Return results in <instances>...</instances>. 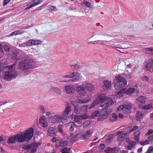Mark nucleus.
<instances>
[{"mask_svg":"<svg viewBox=\"0 0 153 153\" xmlns=\"http://www.w3.org/2000/svg\"><path fill=\"white\" fill-rule=\"evenodd\" d=\"M146 50L147 51H148V53H149L152 55H153V48H146Z\"/></svg>","mask_w":153,"mask_h":153,"instance_id":"nucleus-42","label":"nucleus"},{"mask_svg":"<svg viewBox=\"0 0 153 153\" xmlns=\"http://www.w3.org/2000/svg\"><path fill=\"white\" fill-rule=\"evenodd\" d=\"M80 108V110L81 111L82 113L86 111L88 107L87 105H85L81 106Z\"/></svg>","mask_w":153,"mask_h":153,"instance_id":"nucleus-25","label":"nucleus"},{"mask_svg":"<svg viewBox=\"0 0 153 153\" xmlns=\"http://www.w3.org/2000/svg\"><path fill=\"white\" fill-rule=\"evenodd\" d=\"M79 116L82 120L87 119L89 117V116L86 114L83 115H80Z\"/></svg>","mask_w":153,"mask_h":153,"instance_id":"nucleus-40","label":"nucleus"},{"mask_svg":"<svg viewBox=\"0 0 153 153\" xmlns=\"http://www.w3.org/2000/svg\"><path fill=\"white\" fill-rule=\"evenodd\" d=\"M17 141L15 136L10 137L8 140V143H13Z\"/></svg>","mask_w":153,"mask_h":153,"instance_id":"nucleus-19","label":"nucleus"},{"mask_svg":"<svg viewBox=\"0 0 153 153\" xmlns=\"http://www.w3.org/2000/svg\"><path fill=\"white\" fill-rule=\"evenodd\" d=\"M143 108L144 109H151L152 108V105L149 104L143 106Z\"/></svg>","mask_w":153,"mask_h":153,"instance_id":"nucleus-37","label":"nucleus"},{"mask_svg":"<svg viewBox=\"0 0 153 153\" xmlns=\"http://www.w3.org/2000/svg\"><path fill=\"white\" fill-rule=\"evenodd\" d=\"M108 36L107 35L101 34H95L88 39V42L89 43L92 42H96L99 41H104L107 39Z\"/></svg>","mask_w":153,"mask_h":153,"instance_id":"nucleus-7","label":"nucleus"},{"mask_svg":"<svg viewBox=\"0 0 153 153\" xmlns=\"http://www.w3.org/2000/svg\"><path fill=\"white\" fill-rule=\"evenodd\" d=\"M72 78L75 76V77L73 81H78L81 78L82 75L81 74L78 72H72Z\"/></svg>","mask_w":153,"mask_h":153,"instance_id":"nucleus-14","label":"nucleus"},{"mask_svg":"<svg viewBox=\"0 0 153 153\" xmlns=\"http://www.w3.org/2000/svg\"><path fill=\"white\" fill-rule=\"evenodd\" d=\"M88 16L90 18H91L93 16V13L92 11H89L88 14Z\"/></svg>","mask_w":153,"mask_h":153,"instance_id":"nucleus-54","label":"nucleus"},{"mask_svg":"<svg viewBox=\"0 0 153 153\" xmlns=\"http://www.w3.org/2000/svg\"><path fill=\"white\" fill-rule=\"evenodd\" d=\"M153 133V130L152 129H150L148 131L147 133L146 134V135H150L152 134Z\"/></svg>","mask_w":153,"mask_h":153,"instance_id":"nucleus-59","label":"nucleus"},{"mask_svg":"<svg viewBox=\"0 0 153 153\" xmlns=\"http://www.w3.org/2000/svg\"><path fill=\"white\" fill-rule=\"evenodd\" d=\"M114 137V135L110 134L107 137V139L106 140V142L107 143H110L112 141V139Z\"/></svg>","mask_w":153,"mask_h":153,"instance_id":"nucleus-31","label":"nucleus"},{"mask_svg":"<svg viewBox=\"0 0 153 153\" xmlns=\"http://www.w3.org/2000/svg\"><path fill=\"white\" fill-rule=\"evenodd\" d=\"M41 2V1L39 0H35L33 1V3L32 4L33 6H35L37 5L40 4Z\"/></svg>","mask_w":153,"mask_h":153,"instance_id":"nucleus-41","label":"nucleus"},{"mask_svg":"<svg viewBox=\"0 0 153 153\" xmlns=\"http://www.w3.org/2000/svg\"><path fill=\"white\" fill-rule=\"evenodd\" d=\"M68 126L71 131H74L75 125L73 122H70L68 124Z\"/></svg>","mask_w":153,"mask_h":153,"instance_id":"nucleus-20","label":"nucleus"},{"mask_svg":"<svg viewBox=\"0 0 153 153\" xmlns=\"http://www.w3.org/2000/svg\"><path fill=\"white\" fill-rule=\"evenodd\" d=\"M64 119L61 115L57 114L52 116L51 117V122L52 123H56L62 122Z\"/></svg>","mask_w":153,"mask_h":153,"instance_id":"nucleus-10","label":"nucleus"},{"mask_svg":"<svg viewBox=\"0 0 153 153\" xmlns=\"http://www.w3.org/2000/svg\"><path fill=\"white\" fill-rule=\"evenodd\" d=\"M91 132L90 130H89L87 131V132L83 134L82 136L85 139H88L91 136Z\"/></svg>","mask_w":153,"mask_h":153,"instance_id":"nucleus-18","label":"nucleus"},{"mask_svg":"<svg viewBox=\"0 0 153 153\" xmlns=\"http://www.w3.org/2000/svg\"><path fill=\"white\" fill-rule=\"evenodd\" d=\"M65 90L67 94H72L74 92V88L73 85H67L65 86Z\"/></svg>","mask_w":153,"mask_h":153,"instance_id":"nucleus-13","label":"nucleus"},{"mask_svg":"<svg viewBox=\"0 0 153 153\" xmlns=\"http://www.w3.org/2000/svg\"><path fill=\"white\" fill-rule=\"evenodd\" d=\"M58 130L61 133H62L63 131V129L62 128V126L61 125H59L58 126Z\"/></svg>","mask_w":153,"mask_h":153,"instance_id":"nucleus-55","label":"nucleus"},{"mask_svg":"<svg viewBox=\"0 0 153 153\" xmlns=\"http://www.w3.org/2000/svg\"><path fill=\"white\" fill-rule=\"evenodd\" d=\"M153 66V59H151L149 61L146 65L145 68L147 70H151V68Z\"/></svg>","mask_w":153,"mask_h":153,"instance_id":"nucleus-16","label":"nucleus"},{"mask_svg":"<svg viewBox=\"0 0 153 153\" xmlns=\"http://www.w3.org/2000/svg\"><path fill=\"white\" fill-rule=\"evenodd\" d=\"M76 66H77V68H76V69H77L78 68H80V65H78V64L77 63H76L75 64L71 65H70V67H71V68L72 69H74Z\"/></svg>","mask_w":153,"mask_h":153,"instance_id":"nucleus-43","label":"nucleus"},{"mask_svg":"<svg viewBox=\"0 0 153 153\" xmlns=\"http://www.w3.org/2000/svg\"><path fill=\"white\" fill-rule=\"evenodd\" d=\"M48 9L50 12H52L53 11L56 10V7L51 5L48 7Z\"/></svg>","mask_w":153,"mask_h":153,"instance_id":"nucleus-33","label":"nucleus"},{"mask_svg":"<svg viewBox=\"0 0 153 153\" xmlns=\"http://www.w3.org/2000/svg\"><path fill=\"white\" fill-rule=\"evenodd\" d=\"M83 4L86 7L90 9L92 8L93 7V6L92 4L88 1H83Z\"/></svg>","mask_w":153,"mask_h":153,"instance_id":"nucleus-22","label":"nucleus"},{"mask_svg":"<svg viewBox=\"0 0 153 153\" xmlns=\"http://www.w3.org/2000/svg\"><path fill=\"white\" fill-rule=\"evenodd\" d=\"M40 109L42 113H45V111L44 107L43 106H41L40 108Z\"/></svg>","mask_w":153,"mask_h":153,"instance_id":"nucleus-58","label":"nucleus"},{"mask_svg":"<svg viewBox=\"0 0 153 153\" xmlns=\"http://www.w3.org/2000/svg\"><path fill=\"white\" fill-rule=\"evenodd\" d=\"M105 152L106 153H114V151L113 149L108 147L105 149Z\"/></svg>","mask_w":153,"mask_h":153,"instance_id":"nucleus-32","label":"nucleus"},{"mask_svg":"<svg viewBox=\"0 0 153 153\" xmlns=\"http://www.w3.org/2000/svg\"><path fill=\"white\" fill-rule=\"evenodd\" d=\"M33 40H30L26 42V44L28 46H30L33 44Z\"/></svg>","mask_w":153,"mask_h":153,"instance_id":"nucleus-47","label":"nucleus"},{"mask_svg":"<svg viewBox=\"0 0 153 153\" xmlns=\"http://www.w3.org/2000/svg\"><path fill=\"white\" fill-rule=\"evenodd\" d=\"M103 83L107 89H109L111 88V82L108 80H105L103 81Z\"/></svg>","mask_w":153,"mask_h":153,"instance_id":"nucleus-17","label":"nucleus"},{"mask_svg":"<svg viewBox=\"0 0 153 153\" xmlns=\"http://www.w3.org/2000/svg\"><path fill=\"white\" fill-rule=\"evenodd\" d=\"M153 151V148L150 147L149 149L148 150V153H151V152Z\"/></svg>","mask_w":153,"mask_h":153,"instance_id":"nucleus-62","label":"nucleus"},{"mask_svg":"<svg viewBox=\"0 0 153 153\" xmlns=\"http://www.w3.org/2000/svg\"><path fill=\"white\" fill-rule=\"evenodd\" d=\"M140 132L139 131H137L134 132V134L135 140L137 141V143L139 142V137Z\"/></svg>","mask_w":153,"mask_h":153,"instance_id":"nucleus-21","label":"nucleus"},{"mask_svg":"<svg viewBox=\"0 0 153 153\" xmlns=\"http://www.w3.org/2000/svg\"><path fill=\"white\" fill-rule=\"evenodd\" d=\"M98 104L97 101L95 100L89 106V108L91 109L94 107L95 105Z\"/></svg>","mask_w":153,"mask_h":153,"instance_id":"nucleus-35","label":"nucleus"},{"mask_svg":"<svg viewBox=\"0 0 153 153\" xmlns=\"http://www.w3.org/2000/svg\"><path fill=\"white\" fill-rule=\"evenodd\" d=\"M112 116L114 119H112L111 118H110V121L111 122L116 121L118 120V116L115 113H113L112 114Z\"/></svg>","mask_w":153,"mask_h":153,"instance_id":"nucleus-24","label":"nucleus"},{"mask_svg":"<svg viewBox=\"0 0 153 153\" xmlns=\"http://www.w3.org/2000/svg\"><path fill=\"white\" fill-rule=\"evenodd\" d=\"M71 111V108L69 105H68L65 108L62 115V117L64 119L67 118L69 113Z\"/></svg>","mask_w":153,"mask_h":153,"instance_id":"nucleus-12","label":"nucleus"},{"mask_svg":"<svg viewBox=\"0 0 153 153\" xmlns=\"http://www.w3.org/2000/svg\"><path fill=\"white\" fill-rule=\"evenodd\" d=\"M132 104L131 103L126 102L122 105H120L119 107L118 111H122L124 114L128 113L132 108Z\"/></svg>","mask_w":153,"mask_h":153,"instance_id":"nucleus-8","label":"nucleus"},{"mask_svg":"<svg viewBox=\"0 0 153 153\" xmlns=\"http://www.w3.org/2000/svg\"><path fill=\"white\" fill-rule=\"evenodd\" d=\"M55 129L52 127H49L47 130V135L53 136L55 135Z\"/></svg>","mask_w":153,"mask_h":153,"instance_id":"nucleus-15","label":"nucleus"},{"mask_svg":"<svg viewBox=\"0 0 153 153\" xmlns=\"http://www.w3.org/2000/svg\"><path fill=\"white\" fill-rule=\"evenodd\" d=\"M63 77L64 78H72V73H71L70 75H66L65 76H63Z\"/></svg>","mask_w":153,"mask_h":153,"instance_id":"nucleus-53","label":"nucleus"},{"mask_svg":"<svg viewBox=\"0 0 153 153\" xmlns=\"http://www.w3.org/2000/svg\"><path fill=\"white\" fill-rule=\"evenodd\" d=\"M74 111L77 114H82L81 111L80 110V108L79 107L78 108H76L75 107L74 110Z\"/></svg>","mask_w":153,"mask_h":153,"instance_id":"nucleus-39","label":"nucleus"},{"mask_svg":"<svg viewBox=\"0 0 153 153\" xmlns=\"http://www.w3.org/2000/svg\"><path fill=\"white\" fill-rule=\"evenodd\" d=\"M105 145L104 144H101L100 145V149H102L105 147Z\"/></svg>","mask_w":153,"mask_h":153,"instance_id":"nucleus-57","label":"nucleus"},{"mask_svg":"<svg viewBox=\"0 0 153 153\" xmlns=\"http://www.w3.org/2000/svg\"><path fill=\"white\" fill-rule=\"evenodd\" d=\"M6 140V137L3 135H1V142H4Z\"/></svg>","mask_w":153,"mask_h":153,"instance_id":"nucleus-52","label":"nucleus"},{"mask_svg":"<svg viewBox=\"0 0 153 153\" xmlns=\"http://www.w3.org/2000/svg\"><path fill=\"white\" fill-rule=\"evenodd\" d=\"M34 131L32 128H30L24 133H21L16 135V141L19 142H22L24 141L30 140L33 134Z\"/></svg>","mask_w":153,"mask_h":153,"instance_id":"nucleus-4","label":"nucleus"},{"mask_svg":"<svg viewBox=\"0 0 153 153\" xmlns=\"http://www.w3.org/2000/svg\"><path fill=\"white\" fill-rule=\"evenodd\" d=\"M81 135L79 134H77L73 136L70 140L71 142H72L76 140L77 139L80 137Z\"/></svg>","mask_w":153,"mask_h":153,"instance_id":"nucleus-29","label":"nucleus"},{"mask_svg":"<svg viewBox=\"0 0 153 153\" xmlns=\"http://www.w3.org/2000/svg\"><path fill=\"white\" fill-rule=\"evenodd\" d=\"M122 134H120L118 136L117 139L119 141H120L124 139L125 137Z\"/></svg>","mask_w":153,"mask_h":153,"instance_id":"nucleus-46","label":"nucleus"},{"mask_svg":"<svg viewBox=\"0 0 153 153\" xmlns=\"http://www.w3.org/2000/svg\"><path fill=\"white\" fill-rule=\"evenodd\" d=\"M94 85L88 82H84L81 85H78L76 88V91L78 94L84 96L87 93V92H92L94 90Z\"/></svg>","mask_w":153,"mask_h":153,"instance_id":"nucleus-2","label":"nucleus"},{"mask_svg":"<svg viewBox=\"0 0 153 153\" xmlns=\"http://www.w3.org/2000/svg\"><path fill=\"white\" fill-rule=\"evenodd\" d=\"M33 145H28L26 146L25 147L26 149H30L31 151H33V152H36V149L32 148Z\"/></svg>","mask_w":153,"mask_h":153,"instance_id":"nucleus-36","label":"nucleus"},{"mask_svg":"<svg viewBox=\"0 0 153 153\" xmlns=\"http://www.w3.org/2000/svg\"><path fill=\"white\" fill-rule=\"evenodd\" d=\"M19 68L22 70H26L30 68L31 67V63L30 61L27 59L24 58L19 63Z\"/></svg>","mask_w":153,"mask_h":153,"instance_id":"nucleus-9","label":"nucleus"},{"mask_svg":"<svg viewBox=\"0 0 153 153\" xmlns=\"http://www.w3.org/2000/svg\"><path fill=\"white\" fill-rule=\"evenodd\" d=\"M113 111L112 109H109L108 110H103L102 108L100 111V113L99 111H96L92 114L93 118L97 117V119L100 121H103L107 119L109 114Z\"/></svg>","mask_w":153,"mask_h":153,"instance_id":"nucleus-5","label":"nucleus"},{"mask_svg":"<svg viewBox=\"0 0 153 153\" xmlns=\"http://www.w3.org/2000/svg\"><path fill=\"white\" fill-rule=\"evenodd\" d=\"M135 90V89L134 88H128L127 91L126 89L123 88L121 89L120 91L118 92V94H120L123 93H126L127 94H132Z\"/></svg>","mask_w":153,"mask_h":153,"instance_id":"nucleus-11","label":"nucleus"},{"mask_svg":"<svg viewBox=\"0 0 153 153\" xmlns=\"http://www.w3.org/2000/svg\"><path fill=\"white\" fill-rule=\"evenodd\" d=\"M136 117L138 121H139L141 118L143 117V114L140 111H137L136 114Z\"/></svg>","mask_w":153,"mask_h":153,"instance_id":"nucleus-28","label":"nucleus"},{"mask_svg":"<svg viewBox=\"0 0 153 153\" xmlns=\"http://www.w3.org/2000/svg\"><path fill=\"white\" fill-rule=\"evenodd\" d=\"M114 87L116 90L123 88L127 84V81L125 79L121 77L120 75H118L115 77L114 80Z\"/></svg>","mask_w":153,"mask_h":153,"instance_id":"nucleus-6","label":"nucleus"},{"mask_svg":"<svg viewBox=\"0 0 153 153\" xmlns=\"http://www.w3.org/2000/svg\"><path fill=\"white\" fill-rule=\"evenodd\" d=\"M141 79L143 81H145L147 82H149L148 78L147 76H142L141 77Z\"/></svg>","mask_w":153,"mask_h":153,"instance_id":"nucleus-45","label":"nucleus"},{"mask_svg":"<svg viewBox=\"0 0 153 153\" xmlns=\"http://www.w3.org/2000/svg\"><path fill=\"white\" fill-rule=\"evenodd\" d=\"M10 0H4L3 2V5H5L7 3L9 2Z\"/></svg>","mask_w":153,"mask_h":153,"instance_id":"nucleus-56","label":"nucleus"},{"mask_svg":"<svg viewBox=\"0 0 153 153\" xmlns=\"http://www.w3.org/2000/svg\"><path fill=\"white\" fill-rule=\"evenodd\" d=\"M113 150L114 151V153H117L119 151V149L118 148H116L113 149Z\"/></svg>","mask_w":153,"mask_h":153,"instance_id":"nucleus-64","label":"nucleus"},{"mask_svg":"<svg viewBox=\"0 0 153 153\" xmlns=\"http://www.w3.org/2000/svg\"><path fill=\"white\" fill-rule=\"evenodd\" d=\"M82 119L80 117L79 115L75 116L74 117V120L75 122L79 123L81 122Z\"/></svg>","mask_w":153,"mask_h":153,"instance_id":"nucleus-34","label":"nucleus"},{"mask_svg":"<svg viewBox=\"0 0 153 153\" xmlns=\"http://www.w3.org/2000/svg\"><path fill=\"white\" fill-rule=\"evenodd\" d=\"M15 65L14 64L10 66H7L4 63L1 64V71L4 69H8V71L5 72L3 75V78L7 81H10L15 78L18 74L17 72L14 67Z\"/></svg>","mask_w":153,"mask_h":153,"instance_id":"nucleus-1","label":"nucleus"},{"mask_svg":"<svg viewBox=\"0 0 153 153\" xmlns=\"http://www.w3.org/2000/svg\"><path fill=\"white\" fill-rule=\"evenodd\" d=\"M140 143L142 145H145L149 143V142L147 140H146L143 141L141 142Z\"/></svg>","mask_w":153,"mask_h":153,"instance_id":"nucleus-50","label":"nucleus"},{"mask_svg":"<svg viewBox=\"0 0 153 153\" xmlns=\"http://www.w3.org/2000/svg\"><path fill=\"white\" fill-rule=\"evenodd\" d=\"M148 138L149 140L152 141L153 140V135L149 136Z\"/></svg>","mask_w":153,"mask_h":153,"instance_id":"nucleus-61","label":"nucleus"},{"mask_svg":"<svg viewBox=\"0 0 153 153\" xmlns=\"http://www.w3.org/2000/svg\"><path fill=\"white\" fill-rule=\"evenodd\" d=\"M4 48L6 51H9L10 48L8 45H4Z\"/></svg>","mask_w":153,"mask_h":153,"instance_id":"nucleus-49","label":"nucleus"},{"mask_svg":"<svg viewBox=\"0 0 153 153\" xmlns=\"http://www.w3.org/2000/svg\"><path fill=\"white\" fill-rule=\"evenodd\" d=\"M68 144V142L66 140H62L59 143L60 146L63 147L66 146Z\"/></svg>","mask_w":153,"mask_h":153,"instance_id":"nucleus-27","label":"nucleus"},{"mask_svg":"<svg viewBox=\"0 0 153 153\" xmlns=\"http://www.w3.org/2000/svg\"><path fill=\"white\" fill-rule=\"evenodd\" d=\"M52 89L54 92L58 94H61V91L59 88L56 87H54L52 88Z\"/></svg>","mask_w":153,"mask_h":153,"instance_id":"nucleus-23","label":"nucleus"},{"mask_svg":"<svg viewBox=\"0 0 153 153\" xmlns=\"http://www.w3.org/2000/svg\"><path fill=\"white\" fill-rule=\"evenodd\" d=\"M70 150V148L68 149L65 147L61 150L62 153H69Z\"/></svg>","mask_w":153,"mask_h":153,"instance_id":"nucleus-38","label":"nucleus"},{"mask_svg":"<svg viewBox=\"0 0 153 153\" xmlns=\"http://www.w3.org/2000/svg\"><path fill=\"white\" fill-rule=\"evenodd\" d=\"M46 118L44 116H42L39 119V122L40 123H42L45 122Z\"/></svg>","mask_w":153,"mask_h":153,"instance_id":"nucleus-44","label":"nucleus"},{"mask_svg":"<svg viewBox=\"0 0 153 153\" xmlns=\"http://www.w3.org/2000/svg\"><path fill=\"white\" fill-rule=\"evenodd\" d=\"M146 98L145 97L141 96L138 98L137 100L142 103H144L145 102Z\"/></svg>","mask_w":153,"mask_h":153,"instance_id":"nucleus-26","label":"nucleus"},{"mask_svg":"<svg viewBox=\"0 0 153 153\" xmlns=\"http://www.w3.org/2000/svg\"><path fill=\"white\" fill-rule=\"evenodd\" d=\"M95 100L97 101L98 104L99 102L101 103L100 107H102L104 110H108V108L115 102L114 99L104 96H98Z\"/></svg>","mask_w":153,"mask_h":153,"instance_id":"nucleus-3","label":"nucleus"},{"mask_svg":"<svg viewBox=\"0 0 153 153\" xmlns=\"http://www.w3.org/2000/svg\"><path fill=\"white\" fill-rule=\"evenodd\" d=\"M19 55V53L16 51H14L13 52V55L12 56L13 58L16 60H18L20 59L19 58H18L17 56Z\"/></svg>","mask_w":153,"mask_h":153,"instance_id":"nucleus-30","label":"nucleus"},{"mask_svg":"<svg viewBox=\"0 0 153 153\" xmlns=\"http://www.w3.org/2000/svg\"><path fill=\"white\" fill-rule=\"evenodd\" d=\"M33 45H36L40 44L41 42L39 40H33Z\"/></svg>","mask_w":153,"mask_h":153,"instance_id":"nucleus-48","label":"nucleus"},{"mask_svg":"<svg viewBox=\"0 0 153 153\" xmlns=\"http://www.w3.org/2000/svg\"><path fill=\"white\" fill-rule=\"evenodd\" d=\"M41 123L42 124V126L45 127L47 126V123L46 122H44Z\"/></svg>","mask_w":153,"mask_h":153,"instance_id":"nucleus-63","label":"nucleus"},{"mask_svg":"<svg viewBox=\"0 0 153 153\" xmlns=\"http://www.w3.org/2000/svg\"><path fill=\"white\" fill-rule=\"evenodd\" d=\"M90 99L88 100H82V103H85L87 102H88L90 100Z\"/></svg>","mask_w":153,"mask_h":153,"instance_id":"nucleus-60","label":"nucleus"},{"mask_svg":"<svg viewBox=\"0 0 153 153\" xmlns=\"http://www.w3.org/2000/svg\"><path fill=\"white\" fill-rule=\"evenodd\" d=\"M138 128V127L137 126H135L134 127H133V128L131 130H130L129 131V132L130 133L131 132H132L133 131H134L137 129Z\"/></svg>","mask_w":153,"mask_h":153,"instance_id":"nucleus-51","label":"nucleus"}]
</instances>
